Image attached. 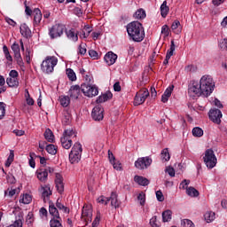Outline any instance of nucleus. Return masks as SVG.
I'll return each mask as SVG.
<instances>
[{
	"mask_svg": "<svg viewBox=\"0 0 227 227\" xmlns=\"http://www.w3.org/2000/svg\"><path fill=\"white\" fill-rule=\"evenodd\" d=\"M127 33L133 42H143L145 40V28L139 21H132L126 27Z\"/></svg>",
	"mask_w": 227,
	"mask_h": 227,
	"instance_id": "1",
	"label": "nucleus"
},
{
	"mask_svg": "<svg viewBox=\"0 0 227 227\" xmlns=\"http://www.w3.org/2000/svg\"><path fill=\"white\" fill-rule=\"evenodd\" d=\"M200 90H202L203 97H210L214 92V88H215V83H214V79L210 75H203L199 82Z\"/></svg>",
	"mask_w": 227,
	"mask_h": 227,
	"instance_id": "2",
	"label": "nucleus"
},
{
	"mask_svg": "<svg viewBox=\"0 0 227 227\" xmlns=\"http://www.w3.org/2000/svg\"><path fill=\"white\" fill-rule=\"evenodd\" d=\"M50 215L52 218L50 220V227H63V220L59 215V211H58V207L54 205L52 201H50V208H49Z\"/></svg>",
	"mask_w": 227,
	"mask_h": 227,
	"instance_id": "3",
	"label": "nucleus"
},
{
	"mask_svg": "<svg viewBox=\"0 0 227 227\" xmlns=\"http://www.w3.org/2000/svg\"><path fill=\"white\" fill-rule=\"evenodd\" d=\"M56 65H58V58L55 56H48L41 64V70H43L44 74H52Z\"/></svg>",
	"mask_w": 227,
	"mask_h": 227,
	"instance_id": "4",
	"label": "nucleus"
},
{
	"mask_svg": "<svg viewBox=\"0 0 227 227\" xmlns=\"http://www.w3.org/2000/svg\"><path fill=\"white\" fill-rule=\"evenodd\" d=\"M82 155V145L81 143L76 142L69 153V161L72 164H78L81 160V157Z\"/></svg>",
	"mask_w": 227,
	"mask_h": 227,
	"instance_id": "5",
	"label": "nucleus"
},
{
	"mask_svg": "<svg viewBox=\"0 0 227 227\" xmlns=\"http://www.w3.org/2000/svg\"><path fill=\"white\" fill-rule=\"evenodd\" d=\"M66 30L67 27H65V25L60 23L55 24L49 28V36L51 40H56V38H61Z\"/></svg>",
	"mask_w": 227,
	"mask_h": 227,
	"instance_id": "6",
	"label": "nucleus"
},
{
	"mask_svg": "<svg viewBox=\"0 0 227 227\" xmlns=\"http://www.w3.org/2000/svg\"><path fill=\"white\" fill-rule=\"evenodd\" d=\"M203 159L207 168H208L209 169H213V168H215L217 164V158L215 157V153H214V150H206Z\"/></svg>",
	"mask_w": 227,
	"mask_h": 227,
	"instance_id": "7",
	"label": "nucleus"
},
{
	"mask_svg": "<svg viewBox=\"0 0 227 227\" xmlns=\"http://www.w3.org/2000/svg\"><path fill=\"white\" fill-rule=\"evenodd\" d=\"M81 90L82 93H83L85 97H89V98L97 97V95H98V88L93 85V83H82Z\"/></svg>",
	"mask_w": 227,
	"mask_h": 227,
	"instance_id": "8",
	"label": "nucleus"
},
{
	"mask_svg": "<svg viewBox=\"0 0 227 227\" xmlns=\"http://www.w3.org/2000/svg\"><path fill=\"white\" fill-rule=\"evenodd\" d=\"M148 97H150V92L148 91V89H141L138 92H137L135 96L134 106H141V104H145Z\"/></svg>",
	"mask_w": 227,
	"mask_h": 227,
	"instance_id": "9",
	"label": "nucleus"
},
{
	"mask_svg": "<svg viewBox=\"0 0 227 227\" xmlns=\"http://www.w3.org/2000/svg\"><path fill=\"white\" fill-rule=\"evenodd\" d=\"M188 95L192 98H196V97H201V95H203V90H201L200 82H193L192 84L189 86Z\"/></svg>",
	"mask_w": 227,
	"mask_h": 227,
	"instance_id": "10",
	"label": "nucleus"
},
{
	"mask_svg": "<svg viewBox=\"0 0 227 227\" xmlns=\"http://www.w3.org/2000/svg\"><path fill=\"white\" fill-rule=\"evenodd\" d=\"M82 219L84 221L85 225L88 226V223L93 221V209L90 205H84L82 210Z\"/></svg>",
	"mask_w": 227,
	"mask_h": 227,
	"instance_id": "11",
	"label": "nucleus"
},
{
	"mask_svg": "<svg viewBox=\"0 0 227 227\" xmlns=\"http://www.w3.org/2000/svg\"><path fill=\"white\" fill-rule=\"evenodd\" d=\"M152 158L150 157H142L138 158L137 160L135 161V167L137 169H146L148 167L152 166Z\"/></svg>",
	"mask_w": 227,
	"mask_h": 227,
	"instance_id": "12",
	"label": "nucleus"
},
{
	"mask_svg": "<svg viewBox=\"0 0 227 227\" xmlns=\"http://www.w3.org/2000/svg\"><path fill=\"white\" fill-rule=\"evenodd\" d=\"M91 116L92 120H94L95 121H102V120H104V109L102 106H96L92 109Z\"/></svg>",
	"mask_w": 227,
	"mask_h": 227,
	"instance_id": "13",
	"label": "nucleus"
},
{
	"mask_svg": "<svg viewBox=\"0 0 227 227\" xmlns=\"http://www.w3.org/2000/svg\"><path fill=\"white\" fill-rule=\"evenodd\" d=\"M223 118V113L219 109H211L209 111V120L216 125H221V119Z\"/></svg>",
	"mask_w": 227,
	"mask_h": 227,
	"instance_id": "14",
	"label": "nucleus"
},
{
	"mask_svg": "<svg viewBox=\"0 0 227 227\" xmlns=\"http://www.w3.org/2000/svg\"><path fill=\"white\" fill-rule=\"evenodd\" d=\"M40 192L42 193V199L43 200L44 203H47V201H52L51 200V196H52V190H51V184H46L44 186H42L40 189Z\"/></svg>",
	"mask_w": 227,
	"mask_h": 227,
	"instance_id": "15",
	"label": "nucleus"
},
{
	"mask_svg": "<svg viewBox=\"0 0 227 227\" xmlns=\"http://www.w3.org/2000/svg\"><path fill=\"white\" fill-rule=\"evenodd\" d=\"M81 91H82L81 90V86L73 85L69 89V97L73 98V100H77V98H79V97L81 96Z\"/></svg>",
	"mask_w": 227,
	"mask_h": 227,
	"instance_id": "16",
	"label": "nucleus"
},
{
	"mask_svg": "<svg viewBox=\"0 0 227 227\" xmlns=\"http://www.w3.org/2000/svg\"><path fill=\"white\" fill-rule=\"evenodd\" d=\"M118 59V55H116L114 52L113 51H108L105 57H104V60L106 61V63L111 67V65H114L116 63V60Z\"/></svg>",
	"mask_w": 227,
	"mask_h": 227,
	"instance_id": "17",
	"label": "nucleus"
},
{
	"mask_svg": "<svg viewBox=\"0 0 227 227\" xmlns=\"http://www.w3.org/2000/svg\"><path fill=\"white\" fill-rule=\"evenodd\" d=\"M55 185L58 192L59 194H63V192H65V184H63V176H61V175L59 174L56 175Z\"/></svg>",
	"mask_w": 227,
	"mask_h": 227,
	"instance_id": "18",
	"label": "nucleus"
},
{
	"mask_svg": "<svg viewBox=\"0 0 227 227\" xmlns=\"http://www.w3.org/2000/svg\"><path fill=\"white\" fill-rule=\"evenodd\" d=\"M109 201H111V207L114 208L120 207V201L118 200V194L116 192H112L110 198H108Z\"/></svg>",
	"mask_w": 227,
	"mask_h": 227,
	"instance_id": "19",
	"label": "nucleus"
},
{
	"mask_svg": "<svg viewBox=\"0 0 227 227\" xmlns=\"http://www.w3.org/2000/svg\"><path fill=\"white\" fill-rule=\"evenodd\" d=\"M40 22H42V11L40 9H34V26L36 27L40 26Z\"/></svg>",
	"mask_w": 227,
	"mask_h": 227,
	"instance_id": "20",
	"label": "nucleus"
},
{
	"mask_svg": "<svg viewBox=\"0 0 227 227\" xmlns=\"http://www.w3.org/2000/svg\"><path fill=\"white\" fill-rule=\"evenodd\" d=\"M20 34L24 36V38H29L31 36V29L26 23H23L20 27Z\"/></svg>",
	"mask_w": 227,
	"mask_h": 227,
	"instance_id": "21",
	"label": "nucleus"
},
{
	"mask_svg": "<svg viewBox=\"0 0 227 227\" xmlns=\"http://www.w3.org/2000/svg\"><path fill=\"white\" fill-rule=\"evenodd\" d=\"M111 98H113V93L111 92H106L101 96H99L96 102L97 104H102L104 102H107V100H111Z\"/></svg>",
	"mask_w": 227,
	"mask_h": 227,
	"instance_id": "22",
	"label": "nucleus"
},
{
	"mask_svg": "<svg viewBox=\"0 0 227 227\" xmlns=\"http://www.w3.org/2000/svg\"><path fill=\"white\" fill-rule=\"evenodd\" d=\"M60 143L65 150H70V148H72V138L62 137L60 138Z\"/></svg>",
	"mask_w": 227,
	"mask_h": 227,
	"instance_id": "23",
	"label": "nucleus"
},
{
	"mask_svg": "<svg viewBox=\"0 0 227 227\" xmlns=\"http://www.w3.org/2000/svg\"><path fill=\"white\" fill-rule=\"evenodd\" d=\"M168 13H169V6H168V1L165 0L160 5V14L163 19H166Z\"/></svg>",
	"mask_w": 227,
	"mask_h": 227,
	"instance_id": "24",
	"label": "nucleus"
},
{
	"mask_svg": "<svg viewBox=\"0 0 227 227\" xmlns=\"http://www.w3.org/2000/svg\"><path fill=\"white\" fill-rule=\"evenodd\" d=\"M93 31L90 25H85L80 33V38H88L90 34Z\"/></svg>",
	"mask_w": 227,
	"mask_h": 227,
	"instance_id": "25",
	"label": "nucleus"
},
{
	"mask_svg": "<svg viewBox=\"0 0 227 227\" xmlns=\"http://www.w3.org/2000/svg\"><path fill=\"white\" fill-rule=\"evenodd\" d=\"M134 181L138 184V185H143L144 187H146V185L150 184V181L148 179L141 176H135Z\"/></svg>",
	"mask_w": 227,
	"mask_h": 227,
	"instance_id": "26",
	"label": "nucleus"
},
{
	"mask_svg": "<svg viewBox=\"0 0 227 227\" xmlns=\"http://www.w3.org/2000/svg\"><path fill=\"white\" fill-rule=\"evenodd\" d=\"M66 35L69 40H72V42H77L79 40V35H77V33H75L74 28L66 31Z\"/></svg>",
	"mask_w": 227,
	"mask_h": 227,
	"instance_id": "27",
	"label": "nucleus"
},
{
	"mask_svg": "<svg viewBox=\"0 0 227 227\" xmlns=\"http://www.w3.org/2000/svg\"><path fill=\"white\" fill-rule=\"evenodd\" d=\"M134 19L137 20H142L143 19H146V12L144 9H138L134 14Z\"/></svg>",
	"mask_w": 227,
	"mask_h": 227,
	"instance_id": "28",
	"label": "nucleus"
},
{
	"mask_svg": "<svg viewBox=\"0 0 227 227\" xmlns=\"http://www.w3.org/2000/svg\"><path fill=\"white\" fill-rule=\"evenodd\" d=\"M171 29L176 35L182 33V25L180 24V21L177 20H175L171 25Z\"/></svg>",
	"mask_w": 227,
	"mask_h": 227,
	"instance_id": "29",
	"label": "nucleus"
},
{
	"mask_svg": "<svg viewBox=\"0 0 227 227\" xmlns=\"http://www.w3.org/2000/svg\"><path fill=\"white\" fill-rule=\"evenodd\" d=\"M48 176L49 173L47 172V169H44L43 171H37V178L40 182L46 183Z\"/></svg>",
	"mask_w": 227,
	"mask_h": 227,
	"instance_id": "30",
	"label": "nucleus"
},
{
	"mask_svg": "<svg viewBox=\"0 0 227 227\" xmlns=\"http://www.w3.org/2000/svg\"><path fill=\"white\" fill-rule=\"evenodd\" d=\"M44 138L48 143H54V133H52V130L51 129H46L44 131Z\"/></svg>",
	"mask_w": 227,
	"mask_h": 227,
	"instance_id": "31",
	"label": "nucleus"
},
{
	"mask_svg": "<svg viewBox=\"0 0 227 227\" xmlns=\"http://www.w3.org/2000/svg\"><path fill=\"white\" fill-rule=\"evenodd\" d=\"M6 82L9 88H18L19 87V79L8 77Z\"/></svg>",
	"mask_w": 227,
	"mask_h": 227,
	"instance_id": "32",
	"label": "nucleus"
},
{
	"mask_svg": "<svg viewBox=\"0 0 227 227\" xmlns=\"http://www.w3.org/2000/svg\"><path fill=\"white\" fill-rule=\"evenodd\" d=\"M186 193L192 198H198V196H200V192H198V190L192 186H190L186 189Z\"/></svg>",
	"mask_w": 227,
	"mask_h": 227,
	"instance_id": "33",
	"label": "nucleus"
},
{
	"mask_svg": "<svg viewBox=\"0 0 227 227\" xmlns=\"http://www.w3.org/2000/svg\"><path fill=\"white\" fill-rule=\"evenodd\" d=\"M45 150L50 155H56L58 153V146L52 144L46 145Z\"/></svg>",
	"mask_w": 227,
	"mask_h": 227,
	"instance_id": "34",
	"label": "nucleus"
},
{
	"mask_svg": "<svg viewBox=\"0 0 227 227\" xmlns=\"http://www.w3.org/2000/svg\"><path fill=\"white\" fill-rule=\"evenodd\" d=\"M72 122V115L68 112H65L62 117V125H70Z\"/></svg>",
	"mask_w": 227,
	"mask_h": 227,
	"instance_id": "35",
	"label": "nucleus"
},
{
	"mask_svg": "<svg viewBox=\"0 0 227 227\" xmlns=\"http://www.w3.org/2000/svg\"><path fill=\"white\" fill-rule=\"evenodd\" d=\"M172 215H173V212H171V210L169 209L163 211L162 213L163 223H169V220L171 219Z\"/></svg>",
	"mask_w": 227,
	"mask_h": 227,
	"instance_id": "36",
	"label": "nucleus"
},
{
	"mask_svg": "<svg viewBox=\"0 0 227 227\" xmlns=\"http://www.w3.org/2000/svg\"><path fill=\"white\" fill-rule=\"evenodd\" d=\"M56 207L59 210H62L64 214H70V208L59 202V199L56 202Z\"/></svg>",
	"mask_w": 227,
	"mask_h": 227,
	"instance_id": "37",
	"label": "nucleus"
},
{
	"mask_svg": "<svg viewBox=\"0 0 227 227\" xmlns=\"http://www.w3.org/2000/svg\"><path fill=\"white\" fill-rule=\"evenodd\" d=\"M160 157H161V160H164L165 162H168V160L171 159V156L169 155V151L168 150V148H165L161 151Z\"/></svg>",
	"mask_w": 227,
	"mask_h": 227,
	"instance_id": "38",
	"label": "nucleus"
},
{
	"mask_svg": "<svg viewBox=\"0 0 227 227\" xmlns=\"http://www.w3.org/2000/svg\"><path fill=\"white\" fill-rule=\"evenodd\" d=\"M204 219H205V221H207V223H212V221H214V219H215V213H214L212 211L207 212L204 215Z\"/></svg>",
	"mask_w": 227,
	"mask_h": 227,
	"instance_id": "39",
	"label": "nucleus"
},
{
	"mask_svg": "<svg viewBox=\"0 0 227 227\" xmlns=\"http://www.w3.org/2000/svg\"><path fill=\"white\" fill-rule=\"evenodd\" d=\"M67 75L69 79V81H77V76L75 75V72L72 68L67 69Z\"/></svg>",
	"mask_w": 227,
	"mask_h": 227,
	"instance_id": "40",
	"label": "nucleus"
},
{
	"mask_svg": "<svg viewBox=\"0 0 227 227\" xmlns=\"http://www.w3.org/2000/svg\"><path fill=\"white\" fill-rule=\"evenodd\" d=\"M60 106H62V107H68V106H70V97L64 96L60 98Z\"/></svg>",
	"mask_w": 227,
	"mask_h": 227,
	"instance_id": "41",
	"label": "nucleus"
},
{
	"mask_svg": "<svg viewBox=\"0 0 227 227\" xmlns=\"http://www.w3.org/2000/svg\"><path fill=\"white\" fill-rule=\"evenodd\" d=\"M192 132L194 137H201L203 136V129L200 127L193 128Z\"/></svg>",
	"mask_w": 227,
	"mask_h": 227,
	"instance_id": "42",
	"label": "nucleus"
},
{
	"mask_svg": "<svg viewBox=\"0 0 227 227\" xmlns=\"http://www.w3.org/2000/svg\"><path fill=\"white\" fill-rule=\"evenodd\" d=\"M174 52H175V40H172L170 42V48L167 51L166 58H168L171 59V56H173Z\"/></svg>",
	"mask_w": 227,
	"mask_h": 227,
	"instance_id": "43",
	"label": "nucleus"
},
{
	"mask_svg": "<svg viewBox=\"0 0 227 227\" xmlns=\"http://www.w3.org/2000/svg\"><path fill=\"white\" fill-rule=\"evenodd\" d=\"M20 203H23L24 205H29L31 201H33V198L29 194L23 195V198L20 200Z\"/></svg>",
	"mask_w": 227,
	"mask_h": 227,
	"instance_id": "44",
	"label": "nucleus"
},
{
	"mask_svg": "<svg viewBox=\"0 0 227 227\" xmlns=\"http://www.w3.org/2000/svg\"><path fill=\"white\" fill-rule=\"evenodd\" d=\"M74 135H75V131L74 130V129H65L62 137H67L68 139H71L72 136H74Z\"/></svg>",
	"mask_w": 227,
	"mask_h": 227,
	"instance_id": "45",
	"label": "nucleus"
},
{
	"mask_svg": "<svg viewBox=\"0 0 227 227\" xmlns=\"http://www.w3.org/2000/svg\"><path fill=\"white\" fill-rule=\"evenodd\" d=\"M14 59H16L19 67H24V60H22V56L20 55V53L14 54Z\"/></svg>",
	"mask_w": 227,
	"mask_h": 227,
	"instance_id": "46",
	"label": "nucleus"
},
{
	"mask_svg": "<svg viewBox=\"0 0 227 227\" xmlns=\"http://www.w3.org/2000/svg\"><path fill=\"white\" fill-rule=\"evenodd\" d=\"M137 200L138 201H140V205L143 207L145 206V203L146 201V195L145 194V192H140L137 196Z\"/></svg>",
	"mask_w": 227,
	"mask_h": 227,
	"instance_id": "47",
	"label": "nucleus"
},
{
	"mask_svg": "<svg viewBox=\"0 0 227 227\" xmlns=\"http://www.w3.org/2000/svg\"><path fill=\"white\" fill-rule=\"evenodd\" d=\"M182 227H194V223L189 219H184L181 222Z\"/></svg>",
	"mask_w": 227,
	"mask_h": 227,
	"instance_id": "48",
	"label": "nucleus"
},
{
	"mask_svg": "<svg viewBox=\"0 0 227 227\" xmlns=\"http://www.w3.org/2000/svg\"><path fill=\"white\" fill-rule=\"evenodd\" d=\"M86 43H81L78 46V54H80L81 56H84L86 54Z\"/></svg>",
	"mask_w": 227,
	"mask_h": 227,
	"instance_id": "49",
	"label": "nucleus"
},
{
	"mask_svg": "<svg viewBox=\"0 0 227 227\" xmlns=\"http://www.w3.org/2000/svg\"><path fill=\"white\" fill-rule=\"evenodd\" d=\"M98 203H100L101 205H107L109 203V198L102 195L98 198Z\"/></svg>",
	"mask_w": 227,
	"mask_h": 227,
	"instance_id": "50",
	"label": "nucleus"
},
{
	"mask_svg": "<svg viewBox=\"0 0 227 227\" xmlns=\"http://www.w3.org/2000/svg\"><path fill=\"white\" fill-rule=\"evenodd\" d=\"M150 224L152 227H160V223H159V221H157V216H153L150 219Z\"/></svg>",
	"mask_w": 227,
	"mask_h": 227,
	"instance_id": "51",
	"label": "nucleus"
},
{
	"mask_svg": "<svg viewBox=\"0 0 227 227\" xmlns=\"http://www.w3.org/2000/svg\"><path fill=\"white\" fill-rule=\"evenodd\" d=\"M26 93L27 106H35V100L30 97L29 90H26Z\"/></svg>",
	"mask_w": 227,
	"mask_h": 227,
	"instance_id": "52",
	"label": "nucleus"
},
{
	"mask_svg": "<svg viewBox=\"0 0 227 227\" xmlns=\"http://www.w3.org/2000/svg\"><path fill=\"white\" fill-rule=\"evenodd\" d=\"M5 114H6V109L4 108V103L0 102V120H3Z\"/></svg>",
	"mask_w": 227,
	"mask_h": 227,
	"instance_id": "53",
	"label": "nucleus"
},
{
	"mask_svg": "<svg viewBox=\"0 0 227 227\" xmlns=\"http://www.w3.org/2000/svg\"><path fill=\"white\" fill-rule=\"evenodd\" d=\"M11 49H12V51H13L14 55L20 53V46H19V43H14L11 46Z\"/></svg>",
	"mask_w": 227,
	"mask_h": 227,
	"instance_id": "54",
	"label": "nucleus"
},
{
	"mask_svg": "<svg viewBox=\"0 0 227 227\" xmlns=\"http://www.w3.org/2000/svg\"><path fill=\"white\" fill-rule=\"evenodd\" d=\"M175 86L174 85H171L169 87H168L166 89V90L164 91L163 95H165L166 97H171V93H173V90H174Z\"/></svg>",
	"mask_w": 227,
	"mask_h": 227,
	"instance_id": "55",
	"label": "nucleus"
},
{
	"mask_svg": "<svg viewBox=\"0 0 227 227\" xmlns=\"http://www.w3.org/2000/svg\"><path fill=\"white\" fill-rule=\"evenodd\" d=\"M219 47L222 51H226L227 49V39H223L219 42Z\"/></svg>",
	"mask_w": 227,
	"mask_h": 227,
	"instance_id": "56",
	"label": "nucleus"
},
{
	"mask_svg": "<svg viewBox=\"0 0 227 227\" xmlns=\"http://www.w3.org/2000/svg\"><path fill=\"white\" fill-rule=\"evenodd\" d=\"M89 56L92 58V59H98V52L95 50H90L89 51Z\"/></svg>",
	"mask_w": 227,
	"mask_h": 227,
	"instance_id": "57",
	"label": "nucleus"
},
{
	"mask_svg": "<svg viewBox=\"0 0 227 227\" xmlns=\"http://www.w3.org/2000/svg\"><path fill=\"white\" fill-rule=\"evenodd\" d=\"M161 34L164 35V36H169V27H168V25H164L161 27Z\"/></svg>",
	"mask_w": 227,
	"mask_h": 227,
	"instance_id": "58",
	"label": "nucleus"
},
{
	"mask_svg": "<svg viewBox=\"0 0 227 227\" xmlns=\"http://www.w3.org/2000/svg\"><path fill=\"white\" fill-rule=\"evenodd\" d=\"M114 169H116V171H121V163L118 160H115L112 163Z\"/></svg>",
	"mask_w": 227,
	"mask_h": 227,
	"instance_id": "59",
	"label": "nucleus"
},
{
	"mask_svg": "<svg viewBox=\"0 0 227 227\" xmlns=\"http://www.w3.org/2000/svg\"><path fill=\"white\" fill-rule=\"evenodd\" d=\"M191 184L190 180L184 179L182 181V183L179 185L180 189H187V186Z\"/></svg>",
	"mask_w": 227,
	"mask_h": 227,
	"instance_id": "60",
	"label": "nucleus"
},
{
	"mask_svg": "<svg viewBox=\"0 0 227 227\" xmlns=\"http://www.w3.org/2000/svg\"><path fill=\"white\" fill-rule=\"evenodd\" d=\"M47 145V142H45V141H39V152L43 153V152L45 150V145Z\"/></svg>",
	"mask_w": 227,
	"mask_h": 227,
	"instance_id": "61",
	"label": "nucleus"
},
{
	"mask_svg": "<svg viewBox=\"0 0 227 227\" xmlns=\"http://www.w3.org/2000/svg\"><path fill=\"white\" fill-rule=\"evenodd\" d=\"M9 227H22V220H16L12 224L9 225Z\"/></svg>",
	"mask_w": 227,
	"mask_h": 227,
	"instance_id": "62",
	"label": "nucleus"
},
{
	"mask_svg": "<svg viewBox=\"0 0 227 227\" xmlns=\"http://www.w3.org/2000/svg\"><path fill=\"white\" fill-rule=\"evenodd\" d=\"M156 198L158 201H163L164 200V194H162V192L157 191L156 192Z\"/></svg>",
	"mask_w": 227,
	"mask_h": 227,
	"instance_id": "63",
	"label": "nucleus"
},
{
	"mask_svg": "<svg viewBox=\"0 0 227 227\" xmlns=\"http://www.w3.org/2000/svg\"><path fill=\"white\" fill-rule=\"evenodd\" d=\"M7 182L8 184H15L17 182V179H15V176L13 175L7 176Z\"/></svg>",
	"mask_w": 227,
	"mask_h": 227,
	"instance_id": "64",
	"label": "nucleus"
}]
</instances>
